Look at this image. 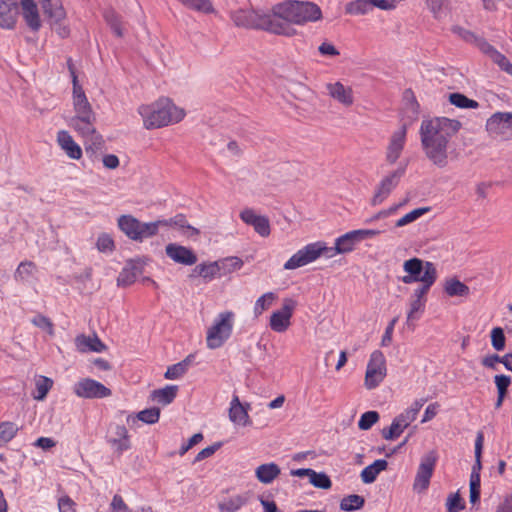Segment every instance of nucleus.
Here are the masks:
<instances>
[{
	"instance_id": "nucleus-1",
	"label": "nucleus",
	"mask_w": 512,
	"mask_h": 512,
	"mask_svg": "<svg viewBox=\"0 0 512 512\" xmlns=\"http://www.w3.org/2000/svg\"><path fill=\"white\" fill-rule=\"evenodd\" d=\"M461 128V122L447 117L423 120L419 134L426 157L437 167L448 164V144Z\"/></svg>"
},
{
	"instance_id": "nucleus-2",
	"label": "nucleus",
	"mask_w": 512,
	"mask_h": 512,
	"mask_svg": "<svg viewBox=\"0 0 512 512\" xmlns=\"http://www.w3.org/2000/svg\"><path fill=\"white\" fill-rule=\"evenodd\" d=\"M275 17L281 19L285 32H277V35L292 36L295 29L291 24L302 25L307 22H315L322 18L320 7L311 1L289 0L273 6Z\"/></svg>"
},
{
	"instance_id": "nucleus-3",
	"label": "nucleus",
	"mask_w": 512,
	"mask_h": 512,
	"mask_svg": "<svg viewBox=\"0 0 512 512\" xmlns=\"http://www.w3.org/2000/svg\"><path fill=\"white\" fill-rule=\"evenodd\" d=\"M138 112L143 119L144 127L148 130L177 123L185 116L184 110L176 107L168 98H161L149 105H141Z\"/></svg>"
},
{
	"instance_id": "nucleus-4",
	"label": "nucleus",
	"mask_w": 512,
	"mask_h": 512,
	"mask_svg": "<svg viewBox=\"0 0 512 512\" xmlns=\"http://www.w3.org/2000/svg\"><path fill=\"white\" fill-rule=\"evenodd\" d=\"M231 20L241 28L263 30L272 34L285 32L282 20L275 17L273 9H239L231 13Z\"/></svg>"
},
{
	"instance_id": "nucleus-5",
	"label": "nucleus",
	"mask_w": 512,
	"mask_h": 512,
	"mask_svg": "<svg viewBox=\"0 0 512 512\" xmlns=\"http://www.w3.org/2000/svg\"><path fill=\"white\" fill-rule=\"evenodd\" d=\"M235 314L232 311L219 313L207 331L206 344L209 349L220 348L232 335Z\"/></svg>"
},
{
	"instance_id": "nucleus-6",
	"label": "nucleus",
	"mask_w": 512,
	"mask_h": 512,
	"mask_svg": "<svg viewBox=\"0 0 512 512\" xmlns=\"http://www.w3.org/2000/svg\"><path fill=\"white\" fill-rule=\"evenodd\" d=\"M403 270L406 273L400 277L399 280L404 284H412L415 282H425L427 274L428 281L437 280V270L434 263L430 261H424L420 258L413 257L403 263Z\"/></svg>"
},
{
	"instance_id": "nucleus-7",
	"label": "nucleus",
	"mask_w": 512,
	"mask_h": 512,
	"mask_svg": "<svg viewBox=\"0 0 512 512\" xmlns=\"http://www.w3.org/2000/svg\"><path fill=\"white\" fill-rule=\"evenodd\" d=\"M438 458L436 450H430L421 457L413 483L414 491L421 493L428 489Z\"/></svg>"
},
{
	"instance_id": "nucleus-8",
	"label": "nucleus",
	"mask_w": 512,
	"mask_h": 512,
	"mask_svg": "<svg viewBox=\"0 0 512 512\" xmlns=\"http://www.w3.org/2000/svg\"><path fill=\"white\" fill-rule=\"evenodd\" d=\"M386 360L383 353L375 350L370 355L365 373V387L369 390L378 387L386 377Z\"/></svg>"
},
{
	"instance_id": "nucleus-9",
	"label": "nucleus",
	"mask_w": 512,
	"mask_h": 512,
	"mask_svg": "<svg viewBox=\"0 0 512 512\" xmlns=\"http://www.w3.org/2000/svg\"><path fill=\"white\" fill-rule=\"evenodd\" d=\"M73 393L83 399H103L111 396L112 391L101 382L92 378H82L73 385Z\"/></svg>"
},
{
	"instance_id": "nucleus-10",
	"label": "nucleus",
	"mask_w": 512,
	"mask_h": 512,
	"mask_svg": "<svg viewBox=\"0 0 512 512\" xmlns=\"http://www.w3.org/2000/svg\"><path fill=\"white\" fill-rule=\"evenodd\" d=\"M406 164L400 165L395 171L385 176L378 184L373 197L371 198V205L378 206L383 203L390 193L398 186L401 178L406 172Z\"/></svg>"
},
{
	"instance_id": "nucleus-11",
	"label": "nucleus",
	"mask_w": 512,
	"mask_h": 512,
	"mask_svg": "<svg viewBox=\"0 0 512 512\" xmlns=\"http://www.w3.org/2000/svg\"><path fill=\"white\" fill-rule=\"evenodd\" d=\"M68 70L70 72L73 84V106L75 115L74 116H84L88 114H95L92 110V107L86 97V94L79 84L78 77L76 75V71L72 62V59L69 58L67 60Z\"/></svg>"
},
{
	"instance_id": "nucleus-12",
	"label": "nucleus",
	"mask_w": 512,
	"mask_h": 512,
	"mask_svg": "<svg viewBox=\"0 0 512 512\" xmlns=\"http://www.w3.org/2000/svg\"><path fill=\"white\" fill-rule=\"evenodd\" d=\"M295 307V300L291 298L284 299L282 307L270 316V328L277 333L285 332L291 325L290 320Z\"/></svg>"
},
{
	"instance_id": "nucleus-13",
	"label": "nucleus",
	"mask_w": 512,
	"mask_h": 512,
	"mask_svg": "<svg viewBox=\"0 0 512 512\" xmlns=\"http://www.w3.org/2000/svg\"><path fill=\"white\" fill-rule=\"evenodd\" d=\"M96 115L88 114L84 116H73L69 121V126L72 127L82 137H93L94 144H101L102 136L96 133L95 128Z\"/></svg>"
},
{
	"instance_id": "nucleus-14",
	"label": "nucleus",
	"mask_w": 512,
	"mask_h": 512,
	"mask_svg": "<svg viewBox=\"0 0 512 512\" xmlns=\"http://www.w3.org/2000/svg\"><path fill=\"white\" fill-rule=\"evenodd\" d=\"M486 130L492 135L512 136V112H496L486 122Z\"/></svg>"
},
{
	"instance_id": "nucleus-15",
	"label": "nucleus",
	"mask_w": 512,
	"mask_h": 512,
	"mask_svg": "<svg viewBox=\"0 0 512 512\" xmlns=\"http://www.w3.org/2000/svg\"><path fill=\"white\" fill-rule=\"evenodd\" d=\"M165 252L175 263L191 266L197 262V255L192 249L176 243L168 244L165 247Z\"/></svg>"
},
{
	"instance_id": "nucleus-16",
	"label": "nucleus",
	"mask_w": 512,
	"mask_h": 512,
	"mask_svg": "<svg viewBox=\"0 0 512 512\" xmlns=\"http://www.w3.org/2000/svg\"><path fill=\"white\" fill-rule=\"evenodd\" d=\"M249 403L242 404L237 395H234L229 407V419L232 423L239 426H251L252 420L248 414Z\"/></svg>"
},
{
	"instance_id": "nucleus-17",
	"label": "nucleus",
	"mask_w": 512,
	"mask_h": 512,
	"mask_svg": "<svg viewBox=\"0 0 512 512\" xmlns=\"http://www.w3.org/2000/svg\"><path fill=\"white\" fill-rule=\"evenodd\" d=\"M407 127L402 125L397 131L393 132L386 152V160L394 164L400 157L406 142Z\"/></svg>"
},
{
	"instance_id": "nucleus-18",
	"label": "nucleus",
	"mask_w": 512,
	"mask_h": 512,
	"mask_svg": "<svg viewBox=\"0 0 512 512\" xmlns=\"http://www.w3.org/2000/svg\"><path fill=\"white\" fill-rule=\"evenodd\" d=\"M241 220L254 228L262 237L270 235V222L266 216L256 215L253 209L246 208L240 213Z\"/></svg>"
},
{
	"instance_id": "nucleus-19",
	"label": "nucleus",
	"mask_w": 512,
	"mask_h": 512,
	"mask_svg": "<svg viewBox=\"0 0 512 512\" xmlns=\"http://www.w3.org/2000/svg\"><path fill=\"white\" fill-rule=\"evenodd\" d=\"M413 421L414 419L406 411H403L393 419L388 428L382 430V437L385 440L398 438Z\"/></svg>"
},
{
	"instance_id": "nucleus-20",
	"label": "nucleus",
	"mask_w": 512,
	"mask_h": 512,
	"mask_svg": "<svg viewBox=\"0 0 512 512\" xmlns=\"http://www.w3.org/2000/svg\"><path fill=\"white\" fill-rule=\"evenodd\" d=\"M19 13L17 0H0V27L12 29Z\"/></svg>"
},
{
	"instance_id": "nucleus-21",
	"label": "nucleus",
	"mask_w": 512,
	"mask_h": 512,
	"mask_svg": "<svg viewBox=\"0 0 512 512\" xmlns=\"http://www.w3.org/2000/svg\"><path fill=\"white\" fill-rule=\"evenodd\" d=\"M327 92L337 102L349 107L354 103L353 90L351 87L344 86L341 82L328 83Z\"/></svg>"
},
{
	"instance_id": "nucleus-22",
	"label": "nucleus",
	"mask_w": 512,
	"mask_h": 512,
	"mask_svg": "<svg viewBox=\"0 0 512 512\" xmlns=\"http://www.w3.org/2000/svg\"><path fill=\"white\" fill-rule=\"evenodd\" d=\"M57 143L69 158L78 160L82 157L81 147L74 141L68 131L60 130L57 133Z\"/></svg>"
},
{
	"instance_id": "nucleus-23",
	"label": "nucleus",
	"mask_w": 512,
	"mask_h": 512,
	"mask_svg": "<svg viewBox=\"0 0 512 512\" xmlns=\"http://www.w3.org/2000/svg\"><path fill=\"white\" fill-rule=\"evenodd\" d=\"M142 273V267L135 261H128L122 268L117 277V285L119 287H127L132 285L137 277Z\"/></svg>"
},
{
	"instance_id": "nucleus-24",
	"label": "nucleus",
	"mask_w": 512,
	"mask_h": 512,
	"mask_svg": "<svg viewBox=\"0 0 512 512\" xmlns=\"http://www.w3.org/2000/svg\"><path fill=\"white\" fill-rule=\"evenodd\" d=\"M22 14L27 26L38 31L41 27L38 8L34 0H21Z\"/></svg>"
},
{
	"instance_id": "nucleus-25",
	"label": "nucleus",
	"mask_w": 512,
	"mask_h": 512,
	"mask_svg": "<svg viewBox=\"0 0 512 512\" xmlns=\"http://www.w3.org/2000/svg\"><path fill=\"white\" fill-rule=\"evenodd\" d=\"M475 46L485 55H487L495 64L502 68L508 62V58L491 45L484 37L480 36Z\"/></svg>"
},
{
	"instance_id": "nucleus-26",
	"label": "nucleus",
	"mask_w": 512,
	"mask_h": 512,
	"mask_svg": "<svg viewBox=\"0 0 512 512\" xmlns=\"http://www.w3.org/2000/svg\"><path fill=\"white\" fill-rule=\"evenodd\" d=\"M44 15L52 22L58 23L66 16V12L60 0H38Z\"/></svg>"
},
{
	"instance_id": "nucleus-27",
	"label": "nucleus",
	"mask_w": 512,
	"mask_h": 512,
	"mask_svg": "<svg viewBox=\"0 0 512 512\" xmlns=\"http://www.w3.org/2000/svg\"><path fill=\"white\" fill-rule=\"evenodd\" d=\"M162 225L173 226L179 229L183 235L188 237L196 236L200 233V231L197 228L191 226L188 223L186 216L183 214H177L169 219H162Z\"/></svg>"
},
{
	"instance_id": "nucleus-28",
	"label": "nucleus",
	"mask_w": 512,
	"mask_h": 512,
	"mask_svg": "<svg viewBox=\"0 0 512 512\" xmlns=\"http://www.w3.org/2000/svg\"><path fill=\"white\" fill-rule=\"evenodd\" d=\"M140 221L132 215H122L118 218L119 229L131 240L137 241L139 238Z\"/></svg>"
},
{
	"instance_id": "nucleus-29",
	"label": "nucleus",
	"mask_w": 512,
	"mask_h": 512,
	"mask_svg": "<svg viewBox=\"0 0 512 512\" xmlns=\"http://www.w3.org/2000/svg\"><path fill=\"white\" fill-rule=\"evenodd\" d=\"M280 473V467L274 462L261 464L255 470L256 478L263 484L272 483L274 479L280 475Z\"/></svg>"
},
{
	"instance_id": "nucleus-30",
	"label": "nucleus",
	"mask_w": 512,
	"mask_h": 512,
	"mask_svg": "<svg viewBox=\"0 0 512 512\" xmlns=\"http://www.w3.org/2000/svg\"><path fill=\"white\" fill-rule=\"evenodd\" d=\"M103 18L116 37L122 38L124 36L125 28L121 15L114 9L107 8L103 11Z\"/></svg>"
},
{
	"instance_id": "nucleus-31",
	"label": "nucleus",
	"mask_w": 512,
	"mask_h": 512,
	"mask_svg": "<svg viewBox=\"0 0 512 512\" xmlns=\"http://www.w3.org/2000/svg\"><path fill=\"white\" fill-rule=\"evenodd\" d=\"M75 343L81 352L93 351L100 353L106 349V345L96 335L94 337L79 335L76 337Z\"/></svg>"
},
{
	"instance_id": "nucleus-32",
	"label": "nucleus",
	"mask_w": 512,
	"mask_h": 512,
	"mask_svg": "<svg viewBox=\"0 0 512 512\" xmlns=\"http://www.w3.org/2000/svg\"><path fill=\"white\" fill-rule=\"evenodd\" d=\"M388 462L385 459H377L372 464L365 467L360 474L361 480L365 484L373 483L377 476L387 469Z\"/></svg>"
},
{
	"instance_id": "nucleus-33",
	"label": "nucleus",
	"mask_w": 512,
	"mask_h": 512,
	"mask_svg": "<svg viewBox=\"0 0 512 512\" xmlns=\"http://www.w3.org/2000/svg\"><path fill=\"white\" fill-rule=\"evenodd\" d=\"M177 385H166L164 388L155 389L151 392V398L162 405H169L177 396Z\"/></svg>"
},
{
	"instance_id": "nucleus-34",
	"label": "nucleus",
	"mask_w": 512,
	"mask_h": 512,
	"mask_svg": "<svg viewBox=\"0 0 512 512\" xmlns=\"http://www.w3.org/2000/svg\"><path fill=\"white\" fill-rule=\"evenodd\" d=\"M160 418V409L157 407H152L149 409H144L140 411L137 416L128 415L127 416V424L129 426H133L138 421H142L146 424H154L159 421Z\"/></svg>"
},
{
	"instance_id": "nucleus-35",
	"label": "nucleus",
	"mask_w": 512,
	"mask_h": 512,
	"mask_svg": "<svg viewBox=\"0 0 512 512\" xmlns=\"http://www.w3.org/2000/svg\"><path fill=\"white\" fill-rule=\"evenodd\" d=\"M484 435L479 431L475 440V463L472 466L470 481L481 482L480 471L482 469L481 455L483 449Z\"/></svg>"
},
{
	"instance_id": "nucleus-36",
	"label": "nucleus",
	"mask_w": 512,
	"mask_h": 512,
	"mask_svg": "<svg viewBox=\"0 0 512 512\" xmlns=\"http://www.w3.org/2000/svg\"><path fill=\"white\" fill-rule=\"evenodd\" d=\"M372 10V0H354L345 7V12L350 15H365Z\"/></svg>"
},
{
	"instance_id": "nucleus-37",
	"label": "nucleus",
	"mask_w": 512,
	"mask_h": 512,
	"mask_svg": "<svg viewBox=\"0 0 512 512\" xmlns=\"http://www.w3.org/2000/svg\"><path fill=\"white\" fill-rule=\"evenodd\" d=\"M351 234V231H349L335 239L336 252L346 254L352 252L355 249L357 241Z\"/></svg>"
},
{
	"instance_id": "nucleus-38",
	"label": "nucleus",
	"mask_w": 512,
	"mask_h": 512,
	"mask_svg": "<svg viewBox=\"0 0 512 512\" xmlns=\"http://www.w3.org/2000/svg\"><path fill=\"white\" fill-rule=\"evenodd\" d=\"M35 270L36 266L32 261H22L14 273V279L21 283L28 282Z\"/></svg>"
},
{
	"instance_id": "nucleus-39",
	"label": "nucleus",
	"mask_w": 512,
	"mask_h": 512,
	"mask_svg": "<svg viewBox=\"0 0 512 512\" xmlns=\"http://www.w3.org/2000/svg\"><path fill=\"white\" fill-rule=\"evenodd\" d=\"M444 291L450 297L467 296L469 287L458 279H450L446 281Z\"/></svg>"
},
{
	"instance_id": "nucleus-40",
	"label": "nucleus",
	"mask_w": 512,
	"mask_h": 512,
	"mask_svg": "<svg viewBox=\"0 0 512 512\" xmlns=\"http://www.w3.org/2000/svg\"><path fill=\"white\" fill-rule=\"evenodd\" d=\"M449 102L461 109H477L479 103L476 100L468 98L466 95L454 92L449 95Z\"/></svg>"
},
{
	"instance_id": "nucleus-41",
	"label": "nucleus",
	"mask_w": 512,
	"mask_h": 512,
	"mask_svg": "<svg viewBox=\"0 0 512 512\" xmlns=\"http://www.w3.org/2000/svg\"><path fill=\"white\" fill-rule=\"evenodd\" d=\"M163 226L162 225V219L156 220L153 222H141L139 224V238L137 241L142 242L146 238H150L152 236H155L159 228Z\"/></svg>"
},
{
	"instance_id": "nucleus-42",
	"label": "nucleus",
	"mask_w": 512,
	"mask_h": 512,
	"mask_svg": "<svg viewBox=\"0 0 512 512\" xmlns=\"http://www.w3.org/2000/svg\"><path fill=\"white\" fill-rule=\"evenodd\" d=\"M365 500L362 496L352 494L344 497L340 503V509L343 511H355L364 506Z\"/></svg>"
},
{
	"instance_id": "nucleus-43",
	"label": "nucleus",
	"mask_w": 512,
	"mask_h": 512,
	"mask_svg": "<svg viewBox=\"0 0 512 512\" xmlns=\"http://www.w3.org/2000/svg\"><path fill=\"white\" fill-rule=\"evenodd\" d=\"M19 427L16 423L4 421L0 423V442L8 443L18 433Z\"/></svg>"
},
{
	"instance_id": "nucleus-44",
	"label": "nucleus",
	"mask_w": 512,
	"mask_h": 512,
	"mask_svg": "<svg viewBox=\"0 0 512 512\" xmlns=\"http://www.w3.org/2000/svg\"><path fill=\"white\" fill-rule=\"evenodd\" d=\"M275 297L276 296L273 292H267L260 296L254 304L253 312L255 317H259L265 310H267L272 305Z\"/></svg>"
},
{
	"instance_id": "nucleus-45",
	"label": "nucleus",
	"mask_w": 512,
	"mask_h": 512,
	"mask_svg": "<svg viewBox=\"0 0 512 512\" xmlns=\"http://www.w3.org/2000/svg\"><path fill=\"white\" fill-rule=\"evenodd\" d=\"M301 250L304 253L308 263H311L322 255L324 248L322 247V242L317 241L307 244Z\"/></svg>"
},
{
	"instance_id": "nucleus-46",
	"label": "nucleus",
	"mask_w": 512,
	"mask_h": 512,
	"mask_svg": "<svg viewBox=\"0 0 512 512\" xmlns=\"http://www.w3.org/2000/svg\"><path fill=\"white\" fill-rule=\"evenodd\" d=\"M309 482L316 488L329 489L332 486L331 479L324 472L311 471Z\"/></svg>"
},
{
	"instance_id": "nucleus-47",
	"label": "nucleus",
	"mask_w": 512,
	"mask_h": 512,
	"mask_svg": "<svg viewBox=\"0 0 512 512\" xmlns=\"http://www.w3.org/2000/svg\"><path fill=\"white\" fill-rule=\"evenodd\" d=\"M430 210L429 207H421L412 210L411 212L407 213L403 217L397 220L395 223L396 227H403L406 226L414 221H416L418 218H420L422 215L427 213Z\"/></svg>"
},
{
	"instance_id": "nucleus-48",
	"label": "nucleus",
	"mask_w": 512,
	"mask_h": 512,
	"mask_svg": "<svg viewBox=\"0 0 512 512\" xmlns=\"http://www.w3.org/2000/svg\"><path fill=\"white\" fill-rule=\"evenodd\" d=\"M186 7L200 11L203 13H211L213 12V6L210 0H178Z\"/></svg>"
},
{
	"instance_id": "nucleus-49",
	"label": "nucleus",
	"mask_w": 512,
	"mask_h": 512,
	"mask_svg": "<svg viewBox=\"0 0 512 512\" xmlns=\"http://www.w3.org/2000/svg\"><path fill=\"white\" fill-rule=\"evenodd\" d=\"M246 498L240 496V495H237V496H234V497H231L229 498L227 501H225L224 503L220 504V510L222 512L226 511V512H236L238 511L243 505H245L246 503Z\"/></svg>"
},
{
	"instance_id": "nucleus-50",
	"label": "nucleus",
	"mask_w": 512,
	"mask_h": 512,
	"mask_svg": "<svg viewBox=\"0 0 512 512\" xmlns=\"http://www.w3.org/2000/svg\"><path fill=\"white\" fill-rule=\"evenodd\" d=\"M96 247L99 252L112 253L115 249L113 238L107 233H101L96 241Z\"/></svg>"
},
{
	"instance_id": "nucleus-51",
	"label": "nucleus",
	"mask_w": 512,
	"mask_h": 512,
	"mask_svg": "<svg viewBox=\"0 0 512 512\" xmlns=\"http://www.w3.org/2000/svg\"><path fill=\"white\" fill-rule=\"evenodd\" d=\"M309 264L305 258L302 250H298L295 254H293L284 264L285 270H294Z\"/></svg>"
},
{
	"instance_id": "nucleus-52",
	"label": "nucleus",
	"mask_w": 512,
	"mask_h": 512,
	"mask_svg": "<svg viewBox=\"0 0 512 512\" xmlns=\"http://www.w3.org/2000/svg\"><path fill=\"white\" fill-rule=\"evenodd\" d=\"M52 386L53 381L50 378L41 376L40 379L36 382L37 394L34 396V399L43 400L47 396Z\"/></svg>"
},
{
	"instance_id": "nucleus-53",
	"label": "nucleus",
	"mask_w": 512,
	"mask_h": 512,
	"mask_svg": "<svg viewBox=\"0 0 512 512\" xmlns=\"http://www.w3.org/2000/svg\"><path fill=\"white\" fill-rule=\"evenodd\" d=\"M379 420V413L377 411H367L363 413L358 421L360 430H369Z\"/></svg>"
},
{
	"instance_id": "nucleus-54",
	"label": "nucleus",
	"mask_w": 512,
	"mask_h": 512,
	"mask_svg": "<svg viewBox=\"0 0 512 512\" xmlns=\"http://www.w3.org/2000/svg\"><path fill=\"white\" fill-rule=\"evenodd\" d=\"M491 344L496 351H502L505 348L506 337L501 327H494L491 330Z\"/></svg>"
},
{
	"instance_id": "nucleus-55",
	"label": "nucleus",
	"mask_w": 512,
	"mask_h": 512,
	"mask_svg": "<svg viewBox=\"0 0 512 512\" xmlns=\"http://www.w3.org/2000/svg\"><path fill=\"white\" fill-rule=\"evenodd\" d=\"M452 32L454 34H456L457 36H459L466 43L473 44V45L476 44V42L478 41V39L480 37L479 35L475 34L473 31L465 29L458 25L452 27Z\"/></svg>"
},
{
	"instance_id": "nucleus-56",
	"label": "nucleus",
	"mask_w": 512,
	"mask_h": 512,
	"mask_svg": "<svg viewBox=\"0 0 512 512\" xmlns=\"http://www.w3.org/2000/svg\"><path fill=\"white\" fill-rule=\"evenodd\" d=\"M426 302L422 300L413 299L410 297L409 310L407 312V321H413L419 319L417 313L423 312L425 309Z\"/></svg>"
},
{
	"instance_id": "nucleus-57",
	"label": "nucleus",
	"mask_w": 512,
	"mask_h": 512,
	"mask_svg": "<svg viewBox=\"0 0 512 512\" xmlns=\"http://www.w3.org/2000/svg\"><path fill=\"white\" fill-rule=\"evenodd\" d=\"M31 323L36 327L46 331L49 335L54 334V325L52 321L50 320V318L42 314H37L36 316H34L31 320Z\"/></svg>"
},
{
	"instance_id": "nucleus-58",
	"label": "nucleus",
	"mask_w": 512,
	"mask_h": 512,
	"mask_svg": "<svg viewBox=\"0 0 512 512\" xmlns=\"http://www.w3.org/2000/svg\"><path fill=\"white\" fill-rule=\"evenodd\" d=\"M429 276L425 277V279H428ZM436 281H428L425 280V282H421V285H419L412 293L411 298L422 300L424 302L427 301L426 295L430 291L431 287L434 285Z\"/></svg>"
},
{
	"instance_id": "nucleus-59",
	"label": "nucleus",
	"mask_w": 512,
	"mask_h": 512,
	"mask_svg": "<svg viewBox=\"0 0 512 512\" xmlns=\"http://www.w3.org/2000/svg\"><path fill=\"white\" fill-rule=\"evenodd\" d=\"M446 508L447 511L449 512H459L460 510H463L465 508V504L458 492L452 493L448 496L446 501Z\"/></svg>"
},
{
	"instance_id": "nucleus-60",
	"label": "nucleus",
	"mask_w": 512,
	"mask_h": 512,
	"mask_svg": "<svg viewBox=\"0 0 512 512\" xmlns=\"http://www.w3.org/2000/svg\"><path fill=\"white\" fill-rule=\"evenodd\" d=\"M186 372L185 364L178 362L167 368L164 377L169 380H175L182 377Z\"/></svg>"
},
{
	"instance_id": "nucleus-61",
	"label": "nucleus",
	"mask_w": 512,
	"mask_h": 512,
	"mask_svg": "<svg viewBox=\"0 0 512 512\" xmlns=\"http://www.w3.org/2000/svg\"><path fill=\"white\" fill-rule=\"evenodd\" d=\"M351 233L357 243H359L363 240L374 238L375 236L379 235L381 231L376 229H358L352 230Z\"/></svg>"
},
{
	"instance_id": "nucleus-62",
	"label": "nucleus",
	"mask_w": 512,
	"mask_h": 512,
	"mask_svg": "<svg viewBox=\"0 0 512 512\" xmlns=\"http://www.w3.org/2000/svg\"><path fill=\"white\" fill-rule=\"evenodd\" d=\"M203 269L204 271L202 273V278H204L206 281H211L216 278L220 271L217 262L203 263Z\"/></svg>"
},
{
	"instance_id": "nucleus-63",
	"label": "nucleus",
	"mask_w": 512,
	"mask_h": 512,
	"mask_svg": "<svg viewBox=\"0 0 512 512\" xmlns=\"http://www.w3.org/2000/svg\"><path fill=\"white\" fill-rule=\"evenodd\" d=\"M446 0H426V5L435 19L442 17V9Z\"/></svg>"
},
{
	"instance_id": "nucleus-64",
	"label": "nucleus",
	"mask_w": 512,
	"mask_h": 512,
	"mask_svg": "<svg viewBox=\"0 0 512 512\" xmlns=\"http://www.w3.org/2000/svg\"><path fill=\"white\" fill-rule=\"evenodd\" d=\"M511 376L505 374H499L494 377V383L497 388V392L506 393L511 384Z\"/></svg>"
}]
</instances>
